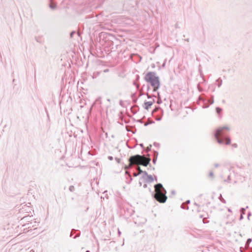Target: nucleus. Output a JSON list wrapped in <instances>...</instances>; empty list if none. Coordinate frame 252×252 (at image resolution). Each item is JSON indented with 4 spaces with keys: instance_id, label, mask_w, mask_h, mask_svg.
<instances>
[{
    "instance_id": "nucleus-1",
    "label": "nucleus",
    "mask_w": 252,
    "mask_h": 252,
    "mask_svg": "<svg viewBox=\"0 0 252 252\" xmlns=\"http://www.w3.org/2000/svg\"><path fill=\"white\" fill-rule=\"evenodd\" d=\"M155 199L160 203H164L167 200L165 195L166 191L161 184H158L155 186Z\"/></svg>"
},
{
    "instance_id": "nucleus-2",
    "label": "nucleus",
    "mask_w": 252,
    "mask_h": 252,
    "mask_svg": "<svg viewBox=\"0 0 252 252\" xmlns=\"http://www.w3.org/2000/svg\"><path fill=\"white\" fill-rule=\"evenodd\" d=\"M150 158H147L144 156L135 155L131 156L129 159V166L132 165H142L147 166L150 163Z\"/></svg>"
},
{
    "instance_id": "nucleus-3",
    "label": "nucleus",
    "mask_w": 252,
    "mask_h": 252,
    "mask_svg": "<svg viewBox=\"0 0 252 252\" xmlns=\"http://www.w3.org/2000/svg\"><path fill=\"white\" fill-rule=\"evenodd\" d=\"M146 81L150 83L153 87V91H156L159 86V78L156 76V73L154 72H149L144 77Z\"/></svg>"
},
{
    "instance_id": "nucleus-4",
    "label": "nucleus",
    "mask_w": 252,
    "mask_h": 252,
    "mask_svg": "<svg viewBox=\"0 0 252 252\" xmlns=\"http://www.w3.org/2000/svg\"><path fill=\"white\" fill-rule=\"evenodd\" d=\"M154 103V100L152 101L145 102L143 104V107H144V109H146L147 110H148L149 108H150L151 106L153 105Z\"/></svg>"
},
{
    "instance_id": "nucleus-5",
    "label": "nucleus",
    "mask_w": 252,
    "mask_h": 252,
    "mask_svg": "<svg viewBox=\"0 0 252 252\" xmlns=\"http://www.w3.org/2000/svg\"><path fill=\"white\" fill-rule=\"evenodd\" d=\"M219 130H220V134L219 135V136H221L224 134V130H229V128L227 126L220 127L216 129V132Z\"/></svg>"
},
{
    "instance_id": "nucleus-6",
    "label": "nucleus",
    "mask_w": 252,
    "mask_h": 252,
    "mask_svg": "<svg viewBox=\"0 0 252 252\" xmlns=\"http://www.w3.org/2000/svg\"><path fill=\"white\" fill-rule=\"evenodd\" d=\"M220 130H219L217 132H216L215 133V136L216 140H217L219 144H222L223 142V140L220 138L221 136H219V135L220 134Z\"/></svg>"
},
{
    "instance_id": "nucleus-7",
    "label": "nucleus",
    "mask_w": 252,
    "mask_h": 252,
    "mask_svg": "<svg viewBox=\"0 0 252 252\" xmlns=\"http://www.w3.org/2000/svg\"><path fill=\"white\" fill-rule=\"evenodd\" d=\"M225 144L226 145H229L230 144L231 141H230V138H225Z\"/></svg>"
},
{
    "instance_id": "nucleus-8",
    "label": "nucleus",
    "mask_w": 252,
    "mask_h": 252,
    "mask_svg": "<svg viewBox=\"0 0 252 252\" xmlns=\"http://www.w3.org/2000/svg\"><path fill=\"white\" fill-rule=\"evenodd\" d=\"M137 170L138 171V174H140L143 172L142 170L141 169L140 167H137Z\"/></svg>"
},
{
    "instance_id": "nucleus-9",
    "label": "nucleus",
    "mask_w": 252,
    "mask_h": 252,
    "mask_svg": "<svg viewBox=\"0 0 252 252\" xmlns=\"http://www.w3.org/2000/svg\"><path fill=\"white\" fill-rule=\"evenodd\" d=\"M148 179L151 181H153L154 179L152 175H148Z\"/></svg>"
},
{
    "instance_id": "nucleus-10",
    "label": "nucleus",
    "mask_w": 252,
    "mask_h": 252,
    "mask_svg": "<svg viewBox=\"0 0 252 252\" xmlns=\"http://www.w3.org/2000/svg\"><path fill=\"white\" fill-rule=\"evenodd\" d=\"M220 111V109L219 108H217V111L219 113Z\"/></svg>"
},
{
    "instance_id": "nucleus-11",
    "label": "nucleus",
    "mask_w": 252,
    "mask_h": 252,
    "mask_svg": "<svg viewBox=\"0 0 252 252\" xmlns=\"http://www.w3.org/2000/svg\"><path fill=\"white\" fill-rule=\"evenodd\" d=\"M147 185H146V184H145V185H144V188H146V187H147Z\"/></svg>"
}]
</instances>
